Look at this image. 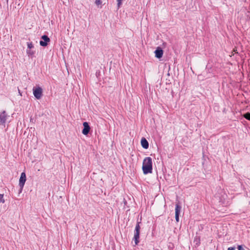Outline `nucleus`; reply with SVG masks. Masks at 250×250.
Returning <instances> with one entry per match:
<instances>
[{
  "mask_svg": "<svg viewBox=\"0 0 250 250\" xmlns=\"http://www.w3.org/2000/svg\"><path fill=\"white\" fill-rule=\"evenodd\" d=\"M140 222H137V225L135 227V232H140Z\"/></svg>",
  "mask_w": 250,
  "mask_h": 250,
  "instance_id": "9b49d317",
  "label": "nucleus"
},
{
  "mask_svg": "<svg viewBox=\"0 0 250 250\" xmlns=\"http://www.w3.org/2000/svg\"><path fill=\"white\" fill-rule=\"evenodd\" d=\"M8 116L7 115L5 111H3L0 113V124L2 125H5L6 120Z\"/></svg>",
  "mask_w": 250,
  "mask_h": 250,
  "instance_id": "39448f33",
  "label": "nucleus"
},
{
  "mask_svg": "<svg viewBox=\"0 0 250 250\" xmlns=\"http://www.w3.org/2000/svg\"><path fill=\"white\" fill-rule=\"evenodd\" d=\"M28 48L31 49L34 47L33 44L32 42H27Z\"/></svg>",
  "mask_w": 250,
  "mask_h": 250,
  "instance_id": "4468645a",
  "label": "nucleus"
},
{
  "mask_svg": "<svg viewBox=\"0 0 250 250\" xmlns=\"http://www.w3.org/2000/svg\"><path fill=\"white\" fill-rule=\"evenodd\" d=\"M102 3V2L101 0H96V1H95V4L98 6L101 4Z\"/></svg>",
  "mask_w": 250,
  "mask_h": 250,
  "instance_id": "f3484780",
  "label": "nucleus"
},
{
  "mask_svg": "<svg viewBox=\"0 0 250 250\" xmlns=\"http://www.w3.org/2000/svg\"><path fill=\"white\" fill-rule=\"evenodd\" d=\"M181 209V207L178 204H176L175 207V214L180 215Z\"/></svg>",
  "mask_w": 250,
  "mask_h": 250,
  "instance_id": "9d476101",
  "label": "nucleus"
},
{
  "mask_svg": "<svg viewBox=\"0 0 250 250\" xmlns=\"http://www.w3.org/2000/svg\"><path fill=\"white\" fill-rule=\"evenodd\" d=\"M175 220H176V222H178L179 221V215L175 214Z\"/></svg>",
  "mask_w": 250,
  "mask_h": 250,
  "instance_id": "6ab92c4d",
  "label": "nucleus"
},
{
  "mask_svg": "<svg viewBox=\"0 0 250 250\" xmlns=\"http://www.w3.org/2000/svg\"><path fill=\"white\" fill-rule=\"evenodd\" d=\"M83 128L82 130V133L84 135H87L89 133L90 130V126L88 122H84L83 124Z\"/></svg>",
  "mask_w": 250,
  "mask_h": 250,
  "instance_id": "423d86ee",
  "label": "nucleus"
},
{
  "mask_svg": "<svg viewBox=\"0 0 250 250\" xmlns=\"http://www.w3.org/2000/svg\"><path fill=\"white\" fill-rule=\"evenodd\" d=\"M33 94L37 99H40L42 95V89L41 87H34L33 88Z\"/></svg>",
  "mask_w": 250,
  "mask_h": 250,
  "instance_id": "7ed1b4c3",
  "label": "nucleus"
},
{
  "mask_svg": "<svg viewBox=\"0 0 250 250\" xmlns=\"http://www.w3.org/2000/svg\"><path fill=\"white\" fill-rule=\"evenodd\" d=\"M50 42L49 38L46 35H43L41 37V40L40 42V44L43 47L46 46Z\"/></svg>",
  "mask_w": 250,
  "mask_h": 250,
  "instance_id": "20e7f679",
  "label": "nucleus"
},
{
  "mask_svg": "<svg viewBox=\"0 0 250 250\" xmlns=\"http://www.w3.org/2000/svg\"><path fill=\"white\" fill-rule=\"evenodd\" d=\"M4 202V200L3 199V194H0V203H3Z\"/></svg>",
  "mask_w": 250,
  "mask_h": 250,
  "instance_id": "2eb2a0df",
  "label": "nucleus"
},
{
  "mask_svg": "<svg viewBox=\"0 0 250 250\" xmlns=\"http://www.w3.org/2000/svg\"><path fill=\"white\" fill-rule=\"evenodd\" d=\"M164 51L162 48L160 47H157L154 51L155 56L158 59H160L163 55Z\"/></svg>",
  "mask_w": 250,
  "mask_h": 250,
  "instance_id": "0eeeda50",
  "label": "nucleus"
},
{
  "mask_svg": "<svg viewBox=\"0 0 250 250\" xmlns=\"http://www.w3.org/2000/svg\"><path fill=\"white\" fill-rule=\"evenodd\" d=\"M228 250H235V248L234 247H229L228 249Z\"/></svg>",
  "mask_w": 250,
  "mask_h": 250,
  "instance_id": "aec40b11",
  "label": "nucleus"
},
{
  "mask_svg": "<svg viewBox=\"0 0 250 250\" xmlns=\"http://www.w3.org/2000/svg\"><path fill=\"white\" fill-rule=\"evenodd\" d=\"M27 54L28 55V56H31L34 54V51H32L31 50H27L26 51Z\"/></svg>",
  "mask_w": 250,
  "mask_h": 250,
  "instance_id": "ddd939ff",
  "label": "nucleus"
},
{
  "mask_svg": "<svg viewBox=\"0 0 250 250\" xmlns=\"http://www.w3.org/2000/svg\"><path fill=\"white\" fill-rule=\"evenodd\" d=\"M122 0H117L118 3H117V6H118V9H119L120 6H121V5L122 4Z\"/></svg>",
  "mask_w": 250,
  "mask_h": 250,
  "instance_id": "dca6fc26",
  "label": "nucleus"
},
{
  "mask_svg": "<svg viewBox=\"0 0 250 250\" xmlns=\"http://www.w3.org/2000/svg\"><path fill=\"white\" fill-rule=\"evenodd\" d=\"M140 233L135 232L133 239L135 241V245H138L139 243Z\"/></svg>",
  "mask_w": 250,
  "mask_h": 250,
  "instance_id": "1a4fd4ad",
  "label": "nucleus"
},
{
  "mask_svg": "<svg viewBox=\"0 0 250 250\" xmlns=\"http://www.w3.org/2000/svg\"><path fill=\"white\" fill-rule=\"evenodd\" d=\"M142 170L144 174L152 172V161L150 157H146L143 162Z\"/></svg>",
  "mask_w": 250,
  "mask_h": 250,
  "instance_id": "f257e3e1",
  "label": "nucleus"
},
{
  "mask_svg": "<svg viewBox=\"0 0 250 250\" xmlns=\"http://www.w3.org/2000/svg\"><path fill=\"white\" fill-rule=\"evenodd\" d=\"M26 180V177L25 173L23 172L21 173L20 180H19V186L20 187V189L19 190V193L21 192L25 183Z\"/></svg>",
  "mask_w": 250,
  "mask_h": 250,
  "instance_id": "f03ea898",
  "label": "nucleus"
},
{
  "mask_svg": "<svg viewBox=\"0 0 250 250\" xmlns=\"http://www.w3.org/2000/svg\"><path fill=\"white\" fill-rule=\"evenodd\" d=\"M141 144L142 146L145 149H147L149 147V144L147 140L143 137L141 140Z\"/></svg>",
  "mask_w": 250,
  "mask_h": 250,
  "instance_id": "6e6552de",
  "label": "nucleus"
},
{
  "mask_svg": "<svg viewBox=\"0 0 250 250\" xmlns=\"http://www.w3.org/2000/svg\"><path fill=\"white\" fill-rule=\"evenodd\" d=\"M237 248L238 250H245L244 247L242 245H238Z\"/></svg>",
  "mask_w": 250,
  "mask_h": 250,
  "instance_id": "a211bd4d",
  "label": "nucleus"
},
{
  "mask_svg": "<svg viewBox=\"0 0 250 250\" xmlns=\"http://www.w3.org/2000/svg\"><path fill=\"white\" fill-rule=\"evenodd\" d=\"M243 117L247 120L250 121V113L247 112L244 114Z\"/></svg>",
  "mask_w": 250,
  "mask_h": 250,
  "instance_id": "f8f14e48",
  "label": "nucleus"
}]
</instances>
